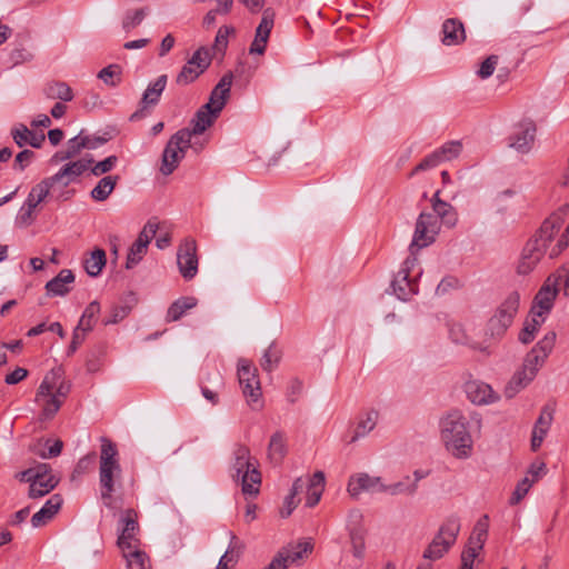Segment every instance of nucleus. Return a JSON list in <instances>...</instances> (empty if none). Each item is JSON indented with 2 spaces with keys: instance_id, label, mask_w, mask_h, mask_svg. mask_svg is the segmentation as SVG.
Returning a JSON list of instances; mask_svg holds the SVG:
<instances>
[{
  "instance_id": "obj_18",
  "label": "nucleus",
  "mask_w": 569,
  "mask_h": 569,
  "mask_svg": "<svg viewBox=\"0 0 569 569\" xmlns=\"http://www.w3.org/2000/svg\"><path fill=\"white\" fill-rule=\"evenodd\" d=\"M93 159L82 158L76 161H69L60 168V170L53 176L49 177L52 183L61 184L63 188L68 187L72 182L77 181L92 164Z\"/></svg>"
},
{
  "instance_id": "obj_44",
  "label": "nucleus",
  "mask_w": 569,
  "mask_h": 569,
  "mask_svg": "<svg viewBox=\"0 0 569 569\" xmlns=\"http://www.w3.org/2000/svg\"><path fill=\"white\" fill-rule=\"evenodd\" d=\"M241 549H242L241 542L238 540L236 535L230 532V543H229L228 549L226 550L224 555L220 558L216 569H228V565L230 562L236 563L239 558V555L241 552Z\"/></svg>"
},
{
  "instance_id": "obj_9",
  "label": "nucleus",
  "mask_w": 569,
  "mask_h": 569,
  "mask_svg": "<svg viewBox=\"0 0 569 569\" xmlns=\"http://www.w3.org/2000/svg\"><path fill=\"white\" fill-rule=\"evenodd\" d=\"M460 531V521L458 517H449L439 528L438 533L423 551V558L428 560H438L442 558L455 545Z\"/></svg>"
},
{
  "instance_id": "obj_57",
  "label": "nucleus",
  "mask_w": 569,
  "mask_h": 569,
  "mask_svg": "<svg viewBox=\"0 0 569 569\" xmlns=\"http://www.w3.org/2000/svg\"><path fill=\"white\" fill-rule=\"evenodd\" d=\"M441 162H443L439 154L433 151L432 153L428 154L427 157H425L419 164L416 166V168L412 170L411 172V176L420 172V171H426V170H430L432 168H436L437 166H439Z\"/></svg>"
},
{
  "instance_id": "obj_14",
  "label": "nucleus",
  "mask_w": 569,
  "mask_h": 569,
  "mask_svg": "<svg viewBox=\"0 0 569 569\" xmlns=\"http://www.w3.org/2000/svg\"><path fill=\"white\" fill-rule=\"evenodd\" d=\"M489 517L483 515L475 525L472 533L469 538L468 546L461 553V563L473 566V561L479 550L485 546L488 537Z\"/></svg>"
},
{
  "instance_id": "obj_37",
  "label": "nucleus",
  "mask_w": 569,
  "mask_h": 569,
  "mask_svg": "<svg viewBox=\"0 0 569 569\" xmlns=\"http://www.w3.org/2000/svg\"><path fill=\"white\" fill-rule=\"evenodd\" d=\"M106 263L107 257L104 250L97 248L84 259L83 267L90 277H97L101 273Z\"/></svg>"
},
{
  "instance_id": "obj_16",
  "label": "nucleus",
  "mask_w": 569,
  "mask_h": 569,
  "mask_svg": "<svg viewBox=\"0 0 569 569\" xmlns=\"http://www.w3.org/2000/svg\"><path fill=\"white\" fill-rule=\"evenodd\" d=\"M537 127L533 120L525 119L517 123L509 136V147L520 153H528L535 142Z\"/></svg>"
},
{
  "instance_id": "obj_48",
  "label": "nucleus",
  "mask_w": 569,
  "mask_h": 569,
  "mask_svg": "<svg viewBox=\"0 0 569 569\" xmlns=\"http://www.w3.org/2000/svg\"><path fill=\"white\" fill-rule=\"evenodd\" d=\"M349 537L352 547V553L356 558L361 559L365 553L366 545H365V530L362 527H350L349 528Z\"/></svg>"
},
{
  "instance_id": "obj_11",
  "label": "nucleus",
  "mask_w": 569,
  "mask_h": 569,
  "mask_svg": "<svg viewBox=\"0 0 569 569\" xmlns=\"http://www.w3.org/2000/svg\"><path fill=\"white\" fill-rule=\"evenodd\" d=\"M519 303L520 295L517 291H512L506 297L488 322V331L491 337H500L507 331L518 312Z\"/></svg>"
},
{
  "instance_id": "obj_36",
  "label": "nucleus",
  "mask_w": 569,
  "mask_h": 569,
  "mask_svg": "<svg viewBox=\"0 0 569 569\" xmlns=\"http://www.w3.org/2000/svg\"><path fill=\"white\" fill-rule=\"evenodd\" d=\"M127 569H150L149 558L139 547L121 550Z\"/></svg>"
},
{
  "instance_id": "obj_49",
  "label": "nucleus",
  "mask_w": 569,
  "mask_h": 569,
  "mask_svg": "<svg viewBox=\"0 0 569 569\" xmlns=\"http://www.w3.org/2000/svg\"><path fill=\"white\" fill-rule=\"evenodd\" d=\"M286 453V441L281 432H276L269 443V457L274 462L281 461Z\"/></svg>"
},
{
  "instance_id": "obj_15",
  "label": "nucleus",
  "mask_w": 569,
  "mask_h": 569,
  "mask_svg": "<svg viewBox=\"0 0 569 569\" xmlns=\"http://www.w3.org/2000/svg\"><path fill=\"white\" fill-rule=\"evenodd\" d=\"M210 64L209 51L204 48L198 49L182 67L177 76V83L186 86L194 81Z\"/></svg>"
},
{
  "instance_id": "obj_61",
  "label": "nucleus",
  "mask_w": 569,
  "mask_h": 569,
  "mask_svg": "<svg viewBox=\"0 0 569 569\" xmlns=\"http://www.w3.org/2000/svg\"><path fill=\"white\" fill-rule=\"evenodd\" d=\"M468 421L459 410L450 411L442 420V427H466Z\"/></svg>"
},
{
  "instance_id": "obj_1",
  "label": "nucleus",
  "mask_w": 569,
  "mask_h": 569,
  "mask_svg": "<svg viewBox=\"0 0 569 569\" xmlns=\"http://www.w3.org/2000/svg\"><path fill=\"white\" fill-rule=\"evenodd\" d=\"M567 216V209L553 212L526 242L516 267L518 274L531 273L546 256L553 259L569 247V221L565 227Z\"/></svg>"
},
{
  "instance_id": "obj_59",
  "label": "nucleus",
  "mask_w": 569,
  "mask_h": 569,
  "mask_svg": "<svg viewBox=\"0 0 569 569\" xmlns=\"http://www.w3.org/2000/svg\"><path fill=\"white\" fill-rule=\"evenodd\" d=\"M555 411H556L555 402L550 401V402L546 403L541 409V412L536 421L535 427H546V426L551 425L553 421Z\"/></svg>"
},
{
  "instance_id": "obj_8",
  "label": "nucleus",
  "mask_w": 569,
  "mask_h": 569,
  "mask_svg": "<svg viewBox=\"0 0 569 569\" xmlns=\"http://www.w3.org/2000/svg\"><path fill=\"white\" fill-rule=\"evenodd\" d=\"M237 376L246 401L253 408L261 407L262 390L257 367L250 360L240 358L237 363Z\"/></svg>"
},
{
  "instance_id": "obj_40",
  "label": "nucleus",
  "mask_w": 569,
  "mask_h": 569,
  "mask_svg": "<svg viewBox=\"0 0 569 569\" xmlns=\"http://www.w3.org/2000/svg\"><path fill=\"white\" fill-rule=\"evenodd\" d=\"M48 99L69 102L73 99V91L66 82H50L44 89Z\"/></svg>"
},
{
  "instance_id": "obj_34",
  "label": "nucleus",
  "mask_w": 569,
  "mask_h": 569,
  "mask_svg": "<svg viewBox=\"0 0 569 569\" xmlns=\"http://www.w3.org/2000/svg\"><path fill=\"white\" fill-rule=\"evenodd\" d=\"M197 299L194 297H181L177 299L168 308L166 320L168 322L178 321L184 313L197 306Z\"/></svg>"
},
{
  "instance_id": "obj_26",
  "label": "nucleus",
  "mask_w": 569,
  "mask_h": 569,
  "mask_svg": "<svg viewBox=\"0 0 569 569\" xmlns=\"http://www.w3.org/2000/svg\"><path fill=\"white\" fill-rule=\"evenodd\" d=\"M466 32L463 23L456 18H449L442 23L441 41L445 46H457L463 42Z\"/></svg>"
},
{
  "instance_id": "obj_51",
  "label": "nucleus",
  "mask_w": 569,
  "mask_h": 569,
  "mask_svg": "<svg viewBox=\"0 0 569 569\" xmlns=\"http://www.w3.org/2000/svg\"><path fill=\"white\" fill-rule=\"evenodd\" d=\"M515 196L512 189H505L497 192L491 199V207L497 213H505L508 210V200Z\"/></svg>"
},
{
  "instance_id": "obj_32",
  "label": "nucleus",
  "mask_w": 569,
  "mask_h": 569,
  "mask_svg": "<svg viewBox=\"0 0 569 569\" xmlns=\"http://www.w3.org/2000/svg\"><path fill=\"white\" fill-rule=\"evenodd\" d=\"M167 76L162 74L151 82L144 90L141 98V106L147 108L149 106H156L167 86Z\"/></svg>"
},
{
  "instance_id": "obj_42",
  "label": "nucleus",
  "mask_w": 569,
  "mask_h": 569,
  "mask_svg": "<svg viewBox=\"0 0 569 569\" xmlns=\"http://www.w3.org/2000/svg\"><path fill=\"white\" fill-rule=\"evenodd\" d=\"M59 483L57 477H50L48 479H34L31 486H29L28 496L31 499L41 498L51 492Z\"/></svg>"
},
{
  "instance_id": "obj_28",
  "label": "nucleus",
  "mask_w": 569,
  "mask_h": 569,
  "mask_svg": "<svg viewBox=\"0 0 569 569\" xmlns=\"http://www.w3.org/2000/svg\"><path fill=\"white\" fill-rule=\"evenodd\" d=\"M223 387L222 376L218 370H216L212 375L208 373L206 377L201 379V393L207 401L211 405H217L219 402V390Z\"/></svg>"
},
{
  "instance_id": "obj_46",
  "label": "nucleus",
  "mask_w": 569,
  "mask_h": 569,
  "mask_svg": "<svg viewBox=\"0 0 569 569\" xmlns=\"http://www.w3.org/2000/svg\"><path fill=\"white\" fill-rule=\"evenodd\" d=\"M531 381L532 380L530 379V377H527L522 371H516L505 388L506 397L513 398L518 392L525 389Z\"/></svg>"
},
{
  "instance_id": "obj_19",
  "label": "nucleus",
  "mask_w": 569,
  "mask_h": 569,
  "mask_svg": "<svg viewBox=\"0 0 569 569\" xmlns=\"http://www.w3.org/2000/svg\"><path fill=\"white\" fill-rule=\"evenodd\" d=\"M557 296L558 287L550 278H548L533 299L530 309L531 313L547 319L553 308Z\"/></svg>"
},
{
  "instance_id": "obj_55",
  "label": "nucleus",
  "mask_w": 569,
  "mask_h": 569,
  "mask_svg": "<svg viewBox=\"0 0 569 569\" xmlns=\"http://www.w3.org/2000/svg\"><path fill=\"white\" fill-rule=\"evenodd\" d=\"M435 151L439 154L442 161H448L458 157L461 151V144L458 141H450Z\"/></svg>"
},
{
  "instance_id": "obj_5",
  "label": "nucleus",
  "mask_w": 569,
  "mask_h": 569,
  "mask_svg": "<svg viewBox=\"0 0 569 569\" xmlns=\"http://www.w3.org/2000/svg\"><path fill=\"white\" fill-rule=\"evenodd\" d=\"M233 477L241 483L242 493L246 496H257L261 486V473L258 469L257 460L250 456V451L244 446H238L234 450Z\"/></svg>"
},
{
  "instance_id": "obj_53",
  "label": "nucleus",
  "mask_w": 569,
  "mask_h": 569,
  "mask_svg": "<svg viewBox=\"0 0 569 569\" xmlns=\"http://www.w3.org/2000/svg\"><path fill=\"white\" fill-rule=\"evenodd\" d=\"M147 251V247L133 242L127 254L126 268L131 269L136 267L142 260Z\"/></svg>"
},
{
  "instance_id": "obj_20",
  "label": "nucleus",
  "mask_w": 569,
  "mask_h": 569,
  "mask_svg": "<svg viewBox=\"0 0 569 569\" xmlns=\"http://www.w3.org/2000/svg\"><path fill=\"white\" fill-rule=\"evenodd\" d=\"M122 530L118 537V547L121 550L139 547L140 540L137 537L139 531L138 515L133 509H127L121 517Z\"/></svg>"
},
{
  "instance_id": "obj_60",
  "label": "nucleus",
  "mask_w": 569,
  "mask_h": 569,
  "mask_svg": "<svg viewBox=\"0 0 569 569\" xmlns=\"http://www.w3.org/2000/svg\"><path fill=\"white\" fill-rule=\"evenodd\" d=\"M498 56L491 54L482 63L480 64L479 70L477 71V74L481 79H487L491 77L496 70V67L498 64Z\"/></svg>"
},
{
  "instance_id": "obj_50",
  "label": "nucleus",
  "mask_w": 569,
  "mask_h": 569,
  "mask_svg": "<svg viewBox=\"0 0 569 569\" xmlns=\"http://www.w3.org/2000/svg\"><path fill=\"white\" fill-rule=\"evenodd\" d=\"M98 78L107 86L117 87L121 82V67L119 64H109L99 71Z\"/></svg>"
},
{
  "instance_id": "obj_47",
  "label": "nucleus",
  "mask_w": 569,
  "mask_h": 569,
  "mask_svg": "<svg viewBox=\"0 0 569 569\" xmlns=\"http://www.w3.org/2000/svg\"><path fill=\"white\" fill-rule=\"evenodd\" d=\"M100 312V305L97 301L90 302L87 308L84 309L77 328L81 329L82 331L89 332L92 330L96 318Z\"/></svg>"
},
{
  "instance_id": "obj_24",
  "label": "nucleus",
  "mask_w": 569,
  "mask_h": 569,
  "mask_svg": "<svg viewBox=\"0 0 569 569\" xmlns=\"http://www.w3.org/2000/svg\"><path fill=\"white\" fill-rule=\"evenodd\" d=\"M381 479L361 472L350 477L347 491L352 498H358L365 491H379Z\"/></svg>"
},
{
  "instance_id": "obj_27",
  "label": "nucleus",
  "mask_w": 569,
  "mask_h": 569,
  "mask_svg": "<svg viewBox=\"0 0 569 569\" xmlns=\"http://www.w3.org/2000/svg\"><path fill=\"white\" fill-rule=\"evenodd\" d=\"M62 501L63 500L60 495L51 496L42 506V508L32 516V526L34 528H39L48 523L60 510Z\"/></svg>"
},
{
  "instance_id": "obj_31",
  "label": "nucleus",
  "mask_w": 569,
  "mask_h": 569,
  "mask_svg": "<svg viewBox=\"0 0 569 569\" xmlns=\"http://www.w3.org/2000/svg\"><path fill=\"white\" fill-rule=\"evenodd\" d=\"M218 113L214 111L207 109L203 106L194 116L191 121L192 128L189 129L190 140L193 136H199L203 133L209 127L213 124L216 119L218 118Z\"/></svg>"
},
{
  "instance_id": "obj_4",
  "label": "nucleus",
  "mask_w": 569,
  "mask_h": 569,
  "mask_svg": "<svg viewBox=\"0 0 569 569\" xmlns=\"http://www.w3.org/2000/svg\"><path fill=\"white\" fill-rule=\"evenodd\" d=\"M121 473L122 469L119 462L117 446L111 440L102 438L99 460V483L101 499L108 508H112L113 493Z\"/></svg>"
},
{
  "instance_id": "obj_39",
  "label": "nucleus",
  "mask_w": 569,
  "mask_h": 569,
  "mask_svg": "<svg viewBox=\"0 0 569 569\" xmlns=\"http://www.w3.org/2000/svg\"><path fill=\"white\" fill-rule=\"evenodd\" d=\"M545 321L546 318L530 312L529 317L525 321L522 330L519 333V340L522 343L531 342Z\"/></svg>"
},
{
  "instance_id": "obj_35",
  "label": "nucleus",
  "mask_w": 569,
  "mask_h": 569,
  "mask_svg": "<svg viewBox=\"0 0 569 569\" xmlns=\"http://www.w3.org/2000/svg\"><path fill=\"white\" fill-rule=\"evenodd\" d=\"M54 187L50 178L42 179L39 183L31 188L24 203L30 207L37 208L50 193Z\"/></svg>"
},
{
  "instance_id": "obj_10",
  "label": "nucleus",
  "mask_w": 569,
  "mask_h": 569,
  "mask_svg": "<svg viewBox=\"0 0 569 569\" xmlns=\"http://www.w3.org/2000/svg\"><path fill=\"white\" fill-rule=\"evenodd\" d=\"M191 147L189 128L177 131L168 141L163 153L160 171L164 176L171 174L180 161L184 158L187 150Z\"/></svg>"
},
{
  "instance_id": "obj_3",
  "label": "nucleus",
  "mask_w": 569,
  "mask_h": 569,
  "mask_svg": "<svg viewBox=\"0 0 569 569\" xmlns=\"http://www.w3.org/2000/svg\"><path fill=\"white\" fill-rule=\"evenodd\" d=\"M69 392L70 383L64 380L62 368L51 369L40 383L36 397L41 407L40 422L49 421L59 411Z\"/></svg>"
},
{
  "instance_id": "obj_54",
  "label": "nucleus",
  "mask_w": 569,
  "mask_h": 569,
  "mask_svg": "<svg viewBox=\"0 0 569 569\" xmlns=\"http://www.w3.org/2000/svg\"><path fill=\"white\" fill-rule=\"evenodd\" d=\"M157 230H158V223L152 221V220H149L144 224L142 230L140 231V233H139V236H138V238H137V240L134 242L148 248L149 243L151 242V240L156 236Z\"/></svg>"
},
{
  "instance_id": "obj_12",
  "label": "nucleus",
  "mask_w": 569,
  "mask_h": 569,
  "mask_svg": "<svg viewBox=\"0 0 569 569\" xmlns=\"http://www.w3.org/2000/svg\"><path fill=\"white\" fill-rule=\"evenodd\" d=\"M556 342V333L548 332L526 356L522 367L519 369L531 380L535 379L537 372L545 363L546 359L553 349Z\"/></svg>"
},
{
  "instance_id": "obj_45",
  "label": "nucleus",
  "mask_w": 569,
  "mask_h": 569,
  "mask_svg": "<svg viewBox=\"0 0 569 569\" xmlns=\"http://www.w3.org/2000/svg\"><path fill=\"white\" fill-rule=\"evenodd\" d=\"M281 359V351L276 343H271L264 351L260 360L262 370L271 372L277 368Z\"/></svg>"
},
{
  "instance_id": "obj_2",
  "label": "nucleus",
  "mask_w": 569,
  "mask_h": 569,
  "mask_svg": "<svg viewBox=\"0 0 569 569\" xmlns=\"http://www.w3.org/2000/svg\"><path fill=\"white\" fill-rule=\"evenodd\" d=\"M432 211L419 214L410 250H420L433 243L440 232L441 224L453 228L458 222L457 210L443 200H437Z\"/></svg>"
},
{
  "instance_id": "obj_38",
  "label": "nucleus",
  "mask_w": 569,
  "mask_h": 569,
  "mask_svg": "<svg viewBox=\"0 0 569 569\" xmlns=\"http://www.w3.org/2000/svg\"><path fill=\"white\" fill-rule=\"evenodd\" d=\"M379 491L387 492L391 496H413L417 492V486L416 482H411V478L409 476H406L398 482L391 485H380Z\"/></svg>"
},
{
  "instance_id": "obj_64",
  "label": "nucleus",
  "mask_w": 569,
  "mask_h": 569,
  "mask_svg": "<svg viewBox=\"0 0 569 569\" xmlns=\"http://www.w3.org/2000/svg\"><path fill=\"white\" fill-rule=\"evenodd\" d=\"M34 158V152L31 150H22L19 152L14 160V168L18 170H23L27 166L31 163Z\"/></svg>"
},
{
  "instance_id": "obj_63",
  "label": "nucleus",
  "mask_w": 569,
  "mask_h": 569,
  "mask_svg": "<svg viewBox=\"0 0 569 569\" xmlns=\"http://www.w3.org/2000/svg\"><path fill=\"white\" fill-rule=\"evenodd\" d=\"M34 210H36V208L30 207L27 203H23L19 210L18 217H17V223L22 227L30 226L33 221Z\"/></svg>"
},
{
  "instance_id": "obj_41",
  "label": "nucleus",
  "mask_w": 569,
  "mask_h": 569,
  "mask_svg": "<svg viewBox=\"0 0 569 569\" xmlns=\"http://www.w3.org/2000/svg\"><path fill=\"white\" fill-rule=\"evenodd\" d=\"M118 176H107L100 179L97 186L91 190V197L96 201H104L112 193L117 182Z\"/></svg>"
},
{
  "instance_id": "obj_7",
  "label": "nucleus",
  "mask_w": 569,
  "mask_h": 569,
  "mask_svg": "<svg viewBox=\"0 0 569 569\" xmlns=\"http://www.w3.org/2000/svg\"><path fill=\"white\" fill-rule=\"evenodd\" d=\"M415 250H410L411 256L403 261L392 280L393 292L402 301H407L418 293L417 278L422 274V271L418 266V259L413 256Z\"/></svg>"
},
{
  "instance_id": "obj_56",
  "label": "nucleus",
  "mask_w": 569,
  "mask_h": 569,
  "mask_svg": "<svg viewBox=\"0 0 569 569\" xmlns=\"http://www.w3.org/2000/svg\"><path fill=\"white\" fill-rule=\"evenodd\" d=\"M118 162L117 156H109L102 161L97 162L94 166H90L91 173L96 177L104 174L111 171Z\"/></svg>"
},
{
  "instance_id": "obj_22",
  "label": "nucleus",
  "mask_w": 569,
  "mask_h": 569,
  "mask_svg": "<svg viewBox=\"0 0 569 569\" xmlns=\"http://www.w3.org/2000/svg\"><path fill=\"white\" fill-rule=\"evenodd\" d=\"M273 13L270 10H264L261 21L256 29L254 39L249 48L251 54H263L270 33L273 28Z\"/></svg>"
},
{
  "instance_id": "obj_29",
  "label": "nucleus",
  "mask_w": 569,
  "mask_h": 569,
  "mask_svg": "<svg viewBox=\"0 0 569 569\" xmlns=\"http://www.w3.org/2000/svg\"><path fill=\"white\" fill-rule=\"evenodd\" d=\"M73 281V272L69 269H62L53 279L47 282V292L50 296H64L70 291L69 286Z\"/></svg>"
},
{
  "instance_id": "obj_25",
  "label": "nucleus",
  "mask_w": 569,
  "mask_h": 569,
  "mask_svg": "<svg viewBox=\"0 0 569 569\" xmlns=\"http://www.w3.org/2000/svg\"><path fill=\"white\" fill-rule=\"evenodd\" d=\"M232 84V76L224 74L213 88L209 101L204 104L207 109L220 113L223 109Z\"/></svg>"
},
{
  "instance_id": "obj_62",
  "label": "nucleus",
  "mask_w": 569,
  "mask_h": 569,
  "mask_svg": "<svg viewBox=\"0 0 569 569\" xmlns=\"http://www.w3.org/2000/svg\"><path fill=\"white\" fill-rule=\"evenodd\" d=\"M379 422V412L375 409H368L359 416L358 427H375Z\"/></svg>"
},
{
  "instance_id": "obj_30",
  "label": "nucleus",
  "mask_w": 569,
  "mask_h": 569,
  "mask_svg": "<svg viewBox=\"0 0 569 569\" xmlns=\"http://www.w3.org/2000/svg\"><path fill=\"white\" fill-rule=\"evenodd\" d=\"M83 149H86V143L83 141V130H81L79 134L68 140L64 150L58 151L52 156L51 162L58 163L73 159L80 154Z\"/></svg>"
},
{
  "instance_id": "obj_21",
  "label": "nucleus",
  "mask_w": 569,
  "mask_h": 569,
  "mask_svg": "<svg viewBox=\"0 0 569 569\" xmlns=\"http://www.w3.org/2000/svg\"><path fill=\"white\" fill-rule=\"evenodd\" d=\"M312 548L313 546L309 541L300 542L293 549L283 548L266 569H287L290 563L301 559L303 555L311 552Z\"/></svg>"
},
{
  "instance_id": "obj_33",
  "label": "nucleus",
  "mask_w": 569,
  "mask_h": 569,
  "mask_svg": "<svg viewBox=\"0 0 569 569\" xmlns=\"http://www.w3.org/2000/svg\"><path fill=\"white\" fill-rule=\"evenodd\" d=\"M12 138L19 147L30 144L33 148H40L44 141L43 133L37 134L24 124H20L12 130Z\"/></svg>"
},
{
  "instance_id": "obj_6",
  "label": "nucleus",
  "mask_w": 569,
  "mask_h": 569,
  "mask_svg": "<svg viewBox=\"0 0 569 569\" xmlns=\"http://www.w3.org/2000/svg\"><path fill=\"white\" fill-rule=\"evenodd\" d=\"M305 483H308L306 506L312 508L320 501L326 486L325 473L322 471H316L307 481L302 478H297L292 485L290 493L284 498L283 506L280 509L282 518L289 517L297 508L299 500H297L296 497L302 491Z\"/></svg>"
},
{
  "instance_id": "obj_58",
  "label": "nucleus",
  "mask_w": 569,
  "mask_h": 569,
  "mask_svg": "<svg viewBox=\"0 0 569 569\" xmlns=\"http://www.w3.org/2000/svg\"><path fill=\"white\" fill-rule=\"evenodd\" d=\"M146 14H147V12L144 9H138L134 11L127 12V14L123 19V22H122L123 29L130 30V29L136 28L143 21Z\"/></svg>"
},
{
  "instance_id": "obj_13",
  "label": "nucleus",
  "mask_w": 569,
  "mask_h": 569,
  "mask_svg": "<svg viewBox=\"0 0 569 569\" xmlns=\"http://www.w3.org/2000/svg\"><path fill=\"white\" fill-rule=\"evenodd\" d=\"M441 439L455 458L467 459L471 456L473 438L467 429H442Z\"/></svg>"
},
{
  "instance_id": "obj_17",
  "label": "nucleus",
  "mask_w": 569,
  "mask_h": 569,
  "mask_svg": "<svg viewBox=\"0 0 569 569\" xmlns=\"http://www.w3.org/2000/svg\"><path fill=\"white\" fill-rule=\"evenodd\" d=\"M177 263L183 279L191 280L198 272L197 244L192 239H186L178 249Z\"/></svg>"
},
{
  "instance_id": "obj_43",
  "label": "nucleus",
  "mask_w": 569,
  "mask_h": 569,
  "mask_svg": "<svg viewBox=\"0 0 569 569\" xmlns=\"http://www.w3.org/2000/svg\"><path fill=\"white\" fill-rule=\"evenodd\" d=\"M63 442L60 439H46L43 442L39 441L33 451L36 455L43 459L54 458L61 453Z\"/></svg>"
},
{
  "instance_id": "obj_23",
  "label": "nucleus",
  "mask_w": 569,
  "mask_h": 569,
  "mask_svg": "<svg viewBox=\"0 0 569 569\" xmlns=\"http://www.w3.org/2000/svg\"><path fill=\"white\" fill-rule=\"evenodd\" d=\"M468 399L476 405H490L499 400V395L483 381L472 380L466 383Z\"/></svg>"
},
{
  "instance_id": "obj_52",
  "label": "nucleus",
  "mask_w": 569,
  "mask_h": 569,
  "mask_svg": "<svg viewBox=\"0 0 569 569\" xmlns=\"http://www.w3.org/2000/svg\"><path fill=\"white\" fill-rule=\"evenodd\" d=\"M535 483V479H530L526 476L521 481H519L509 499V503L511 506L518 505L528 493L532 485Z\"/></svg>"
}]
</instances>
